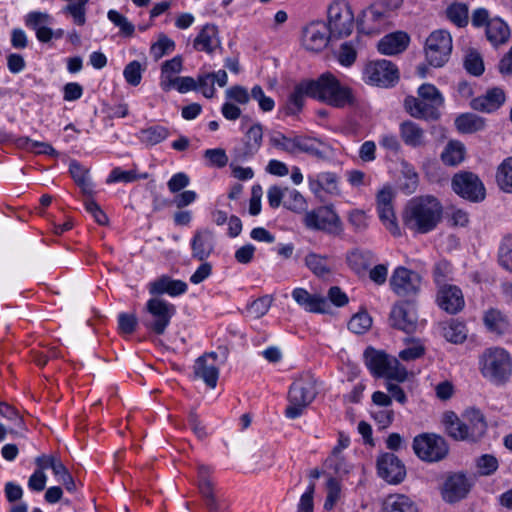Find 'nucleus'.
Segmentation results:
<instances>
[{
	"mask_svg": "<svg viewBox=\"0 0 512 512\" xmlns=\"http://www.w3.org/2000/svg\"><path fill=\"white\" fill-rule=\"evenodd\" d=\"M443 206L432 195L409 200L403 213V223L411 231L426 234L434 230L442 219Z\"/></svg>",
	"mask_w": 512,
	"mask_h": 512,
	"instance_id": "f257e3e1",
	"label": "nucleus"
},
{
	"mask_svg": "<svg viewBox=\"0 0 512 512\" xmlns=\"http://www.w3.org/2000/svg\"><path fill=\"white\" fill-rule=\"evenodd\" d=\"M441 422L445 433L455 441L477 442L487 431L485 416L475 407L467 408L461 417L446 411Z\"/></svg>",
	"mask_w": 512,
	"mask_h": 512,
	"instance_id": "f03ea898",
	"label": "nucleus"
},
{
	"mask_svg": "<svg viewBox=\"0 0 512 512\" xmlns=\"http://www.w3.org/2000/svg\"><path fill=\"white\" fill-rule=\"evenodd\" d=\"M478 369L490 383L503 385L512 376V356L502 347L486 348L478 357Z\"/></svg>",
	"mask_w": 512,
	"mask_h": 512,
	"instance_id": "7ed1b4c3",
	"label": "nucleus"
},
{
	"mask_svg": "<svg viewBox=\"0 0 512 512\" xmlns=\"http://www.w3.org/2000/svg\"><path fill=\"white\" fill-rule=\"evenodd\" d=\"M313 99L336 108L354 105L355 97L350 87L341 82L330 72L321 74L317 79L310 80Z\"/></svg>",
	"mask_w": 512,
	"mask_h": 512,
	"instance_id": "20e7f679",
	"label": "nucleus"
},
{
	"mask_svg": "<svg viewBox=\"0 0 512 512\" xmlns=\"http://www.w3.org/2000/svg\"><path fill=\"white\" fill-rule=\"evenodd\" d=\"M316 395V379L309 373L301 375L290 386L285 416L289 419L300 417Z\"/></svg>",
	"mask_w": 512,
	"mask_h": 512,
	"instance_id": "39448f33",
	"label": "nucleus"
},
{
	"mask_svg": "<svg viewBox=\"0 0 512 512\" xmlns=\"http://www.w3.org/2000/svg\"><path fill=\"white\" fill-rule=\"evenodd\" d=\"M364 357L368 369L374 376L399 382L406 380L407 371L397 358L371 347L365 350Z\"/></svg>",
	"mask_w": 512,
	"mask_h": 512,
	"instance_id": "423d86ee",
	"label": "nucleus"
},
{
	"mask_svg": "<svg viewBox=\"0 0 512 512\" xmlns=\"http://www.w3.org/2000/svg\"><path fill=\"white\" fill-rule=\"evenodd\" d=\"M355 18L347 0H333L328 7V29L332 38L348 37L353 32Z\"/></svg>",
	"mask_w": 512,
	"mask_h": 512,
	"instance_id": "0eeeda50",
	"label": "nucleus"
},
{
	"mask_svg": "<svg viewBox=\"0 0 512 512\" xmlns=\"http://www.w3.org/2000/svg\"><path fill=\"white\" fill-rule=\"evenodd\" d=\"M147 315L143 318V325L156 335H163L176 313L173 304L160 299L151 298L145 306Z\"/></svg>",
	"mask_w": 512,
	"mask_h": 512,
	"instance_id": "6e6552de",
	"label": "nucleus"
},
{
	"mask_svg": "<svg viewBox=\"0 0 512 512\" xmlns=\"http://www.w3.org/2000/svg\"><path fill=\"white\" fill-rule=\"evenodd\" d=\"M452 37L446 30L433 31L425 43V56L428 63L436 68L444 66L452 52Z\"/></svg>",
	"mask_w": 512,
	"mask_h": 512,
	"instance_id": "1a4fd4ad",
	"label": "nucleus"
},
{
	"mask_svg": "<svg viewBox=\"0 0 512 512\" xmlns=\"http://www.w3.org/2000/svg\"><path fill=\"white\" fill-rule=\"evenodd\" d=\"M413 450L423 461L438 462L447 456L449 447L442 436L423 433L414 438Z\"/></svg>",
	"mask_w": 512,
	"mask_h": 512,
	"instance_id": "9d476101",
	"label": "nucleus"
},
{
	"mask_svg": "<svg viewBox=\"0 0 512 512\" xmlns=\"http://www.w3.org/2000/svg\"><path fill=\"white\" fill-rule=\"evenodd\" d=\"M452 190L470 202L479 203L485 199L486 190L481 179L473 172L456 173L451 181Z\"/></svg>",
	"mask_w": 512,
	"mask_h": 512,
	"instance_id": "9b49d317",
	"label": "nucleus"
},
{
	"mask_svg": "<svg viewBox=\"0 0 512 512\" xmlns=\"http://www.w3.org/2000/svg\"><path fill=\"white\" fill-rule=\"evenodd\" d=\"M363 75L366 83L385 88L394 86L399 79L397 67L384 59L369 62L364 68Z\"/></svg>",
	"mask_w": 512,
	"mask_h": 512,
	"instance_id": "f8f14e48",
	"label": "nucleus"
},
{
	"mask_svg": "<svg viewBox=\"0 0 512 512\" xmlns=\"http://www.w3.org/2000/svg\"><path fill=\"white\" fill-rule=\"evenodd\" d=\"M421 276L406 267H397L390 279L391 290L400 297H412L419 293L421 288Z\"/></svg>",
	"mask_w": 512,
	"mask_h": 512,
	"instance_id": "ddd939ff",
	"label": "nucleus"
},
{
	"mask_svg": "<svg viewBox=\"0 0 512 512\" xmlns=\"http://www.w3.org/2000/svg\"><path fill=\"white\" fill-rule=\"evenodd\" d=\"M474 482L464 473L450 474L441 489V495L445 502L456 503L467 497Z\"/></svg>",
	"mask_w": 512,
	"mask_h": 512,
	"instance_id": "4468645a",
	"label": "nucleus"
},
{
	"mask_svg": "<svg viewBox=\"0 0 512 512\" xmlns=\"http://www.w3.org/2000/svg\"><path fill=\"white\" fill-rule=\"evenodd\" d=\"M306 227L310 229L322 230L329 233L340 229L341 222L335 211L329 206H321L310 212L304 217Z\"/></svg>",
	"mask_w": 512,
	"mask_h": 512,
	"instance_id": "2eb2a0df",
	"label": "nucleus"
},
{
	"mask_svg": "<svg viewBox=\"0 0 512 512\" xmlns=\"http://www.w3.org/2000/svg\"><path fill=\"white\" fill-rule=\"evenodd\" d=\"M394 192L390 186L383 187L376 197L377 211L383 225L393 234L400 235L393 207Z\"/></svg>",
	"mask_w": 512,
	"mask_h": 512,
	"instance_id": "dca6fc26",
	"label": "nucleus"
},
{
	"mask_svg": "<svg viewBox=\"0 0 512 512\" xmlns=\"http://www.w3.org/2000/svg\"><path fill=\"white\" fill-rule=\"evenodd\" d=\"M378 474L390 484L401 483L406 476V469L401 460L393 453H384L377 460Z\"/></svg>",
	"mask_w": 512,
	"mask_h": 512,
	"instance_id": "f3484780",
	"label": "nucleus"
},
{
	"mask_svg": "<svg viewBox=\"0 0 512 512\" xmlns=\"http://www.w3.org/2000/svg\"><path fill=\"white\" fill-rule=\"evenodd\" d=\"M332 38L324 22H313L303 30L302 43L306 50L312 52L322 51Z\"/></svg>",
	"mask_w": 512,
	"mask_h": 512,
	"instance_id": "a211bd4d",
	"label": "nucleus"
},
{
	"mask_svg": "<svg viewBox=\"0 0 512 512\" xmlns=\"http://www.w3.org/2000/svg\"><path fill=\"white\" fill-rule=\"evenodd\" d=\"M436 303L439 308L452 315L462 311L465 306L462 290L453 284L438 288Z\"/></svg>",
	"mask_w": 512,
	"mask_h": 512,
	"instance_id": "6ab92c4d",
	"label": "nucleus"
},
{
	"mask_svg": "<svg viewBox=\"0 0 512 512\" xmlns=\"http://www.w3.org/2000/svg\"><path fill=\"white\" fill-rule=\"evenodd\" d=\"M391 326L404 331L413 333L417 328V315L408 302L395 304L390 312Z\"/></svg>",
	"mask_w": 512,
	"mask_h": 512,
	"instance_id": "aec40b11",
	"label": "nucleus"
},
{
	"mask_svg": "<svg viewBox=\"0 0 512 512\" xmlns=\"http://www.w3.org/2000/svg\"><path fill=\"white\" fill-rule=\"evenodd\" d=\"M217 354L205 353L198 357L193 366L194 376L204 381L210 387L215 388L219 378V369L216 366Z\"/></svg>",
	"mask_w": 512,
	"mask_h": 512,
	"instance_id": "412c9836",
	"label": "nucleus"
},
{
	"mask_svg": "<svg viewBox=\"0 0 512 512\" xmlns=\"http://www.w3.org/2000/svg\"><path fill=\"white\" fill-rule=\"evenodd\" d=\"M263 139V127L260 123L252 125L245 133L243 144L234 149L237 161H245L253 157L260 149Z\"/></svg>",
	"mask_w": 512,
	"mask_h": 512,
	"instance_id": "4be33fe9",
	"label": "nucleus"
},
{
	"mask_svg": "<svg viewBox=\"0 0 512 512\" xmlns=\"http://www.w3.org/2000/svg\"><path fill=\"white\" fill-rule=\"evenodd\" d=\"M215 248L214 233L208 229H198L191 239L192 257L198 261H205L210 257Z\"/></svg>",
	"mask_w": 512,
	"mask_h": 512,
	"instance_id": "5701e85b",
	"label": "nucleus"
},
{
	"mask_svg": "<svg viewBox=\"0 0 512 512\" xmlns=\"http://www.w3.org/2000/svg\"><path fill=\"white\" fill-rule=\"evenodd\" d=\"M386 14L383 9L377 6H370L362 12L357 20L360 32L365 34H377L381 31L386 22Z\"/></svg>",
	"mask_w": 512,
	"mask_h": 512,
	"instance_id": "b1692460",
	"label": "nucleus"
},
{
	"mask_svg": "<svg viewBox=\"0 0 512 512\" xmlns=\"http://www.w3.org/2000/svg\"><path fill=\"white\" fill-rule=\"evenodd\" d=\"M506 96L503 89L494 87L479 97L474 98L470 106L472 109L484 113H492L498 110L505 102Z\"/></svg>",
	"mask_w": 512,
	"mask_h": 512,
	"instance_id": "393cba45",
	"label": "nucleus"
},
{
	"mask_svg": "<svg viewBox=\"0 0 512 512\" xmlns=\"http://www.w3.org/2000/svg\"><path fill=\"white\" fill-rule=\"evenodd\" d=\"M399 135L404 144L411 148H421L427 144L426 131L411 120L400 123Z\"/></svg>",
	"mask_w": 512,
	"mask_h": 512,
	"instance_id": "a878e982",
	"label": "nucleus"
},
{
	"mask_svg": "<svg viewBox=\"0 0 512 512\" xmlns=\"http://www.w3.org/2000/svg\"><path fill=\"white\" fill-rule=\"evenodd\" d=\"M404 107L413 118L437 120L440 117V112L420 96L418 98L407 96L404 100Z\"/></svg>",
	"mask_w": 512,
	"mask_h": 512,
	"instance_id": "bb28decb",
	"label": "nucleus"
},
{
	"mask_svg": "<svg viewBox=\"0 0 512 512\" xmlns=\"http://www.w3.org/2000/svg\"><path fill=\"white\" fill-rule=\"evenodd\" d=\"M188 289L187 284L182 280H174L167 275L159 277L149 285V292L152 295L168 294L175 297L184 294Z\"/></svg>",
	"mask_w": 512,
	"mask_h": 512,
	"instance_id": "cd10ccee",
	"label": "nucleus"
},
{
	"mask_svg": "<svg viewBox=\"0 0 512 512\" xmlns=\"http://www.w3.org/2000/svg\"><path fill=\"white\" fill-rule=\"evenodd\" d=\"M313 98V91L309 79L302 80L295 87L288 97L284 107L286 115H295L299 113L304 105L305 97Z\"/></svg>",
	"mask_w": 512,
	"mask_h": 512,
	"instance_id": "c85d7f7f",
	"label": "nucleus"
},
{
	"mask_svg": "<svg viewBox=\"0 0 512 512\" xmlns=\"http://www.w3.org/2000/svg\"><path fill=\"white\" fill-rule=\"evenodd\" d=\"M292 297L297 304L309 312L325 313L327 311V300L322 296L310 294L304 288H295L292 291Z\"/></svg>",
	"mask_w": 512,
	"mask_h": 512,
	"instance_id": "c756f323",
	"label": "nucleus"
},
{
	"mask_svg": "<svg viewBox=\"0 0 512 512\" xmlns=\"http://www.w3.org/2000/svg\"><path fill=\"white\" fill-rule=\"evenodd\" d=\"M407 33L398 31L384 36L378 43V50L384 55H395L403 52L409 44Z\"/></svg>",
	"mask_w": 512,
	"mask_h": 512,
	"instance_id": "7c9ffc66",
	"label": "nucleus"
},
{
	"mask_svg": "<svg viewBox=\"0 0 512 512\" xmlns=\"http://www.w3.org/2000/svg\"><path fill=\"white\" fill-rule=\"evenodd\" d=\"M219 46L218 30L216 26L212 24L203 26L193 42L195 50L203 51L208 54L213 53Z\"/></svg>",
	"mask_w": 512,
	"mask_h": 512,
	"instance_id": "2f4dec72",
	"label": "nucleus"
},
{
	"mask_svg": "<svg viewBox=\"0 0 512 512\" xmlns=\"http://www.w3.org/2000/svg\"><path fill=\"white\" fill-rule=\"evenodd\" d=\"M297 152H303L317 159H326L329 147L317 138L296 136Z\"/></svg>",
	"mask_w": 512,
	"mask_h": 512,
	"instance_id": "473e14b6",
	"label": "nucleus"
},
{
	"mask_svg": "<svg viewBox=\"0 0 512 512\" xmlns=\"http://www.w3.org/2000/svg\"><path fill=\"white\" fill-rule=\"evenodd\" d=\"M487 40L494 46L505 44L510 38L508 25L500 18H492L486 27Z\"/></svg>",
	"mask_w": 512,
	"mask_h": 512,
	"instance_id": "72a5a7b5",
	"label": "nucleus"
},
{
	"mask_svg": "<svg viewBox=\"0 0 512 512\" xmlns=\"http://www.w3.org/2000/svg\"><path fill=\"white\" fill-rule=\"evenodd\" d=\"M346 260L356 274H362L374 262L375 257L370 250L354 249L347 254Z\"/></svg>",
	"mask_w": 512,
	"mask_h": 512,
	"instance_id": "f704fd0d",
	"label": "nucleus"
},
{
	"mask_svg": "<svg viewBox=\"0 0 512 512\" xmlns=\"http://www.w3.org/2000/svg\"><path fill=\"white\" fill-rule=\"evenodd\" d=\"M483 322L490 332L498 335L506 333L510 325L507 316L495 308H491L485 312Z\"/></svg>",
	"mask_w": 512,
	"mask_h": 512,
	"instance_id": "c9c22d12",
	"label": "nucleus"
},
{
	"mask_svg": "<svg viewBox=\"0 0 512 512\" xmlns=\"http://www.w3.org/2000/svg\"><path fill=\"white\" fill-rule=\"evenodd\" d=\"M309 188L314 194L321 191L331 192L336 189L337 177L332 172H321L315 176H308Z\"/></svg>",
	"mask_w": 512,
	"mask_h": 512,
	"instance_id": "e433bc0d",
	"label": "nucleus"
},
{
	"mask_svg": "<svg viewBox=\"0 0 512 512\" xmlns=\"http://www.w3.org/2000/svg\"><path fill=\"white\" fill-rule=\"evenodd\" d=\"M455 126L459 132L471 134L483 130L485 120L476 114L464 113L455 119Z\"/></svg>",
	"mask_w": 512,
	"mask_h": 512,
	"instance_id": "4c0bfd02",
	"label": "nucleus"
},
{
	"mask_svg": "<svg viewBox=\"0 0 512 512\" xmlns=\"http://www.w3.org/2000/svg\"><path fill=\"white\" fill-rule=\"evenodd\" d=\"M386 512H419L417 504L404 494L390 495L385 501Z\"/></svg>",
	"mask_w": 512,
	"mask_h": 512,
	"instance_id": "58836bf2",
	"label": "nucleus"
},
{
	"mask_svg": "<svg viewBox=\"0 0 512 512\" xmlns=\"http://www.w3.org/2000/svg\"><path fill=\"white\" fill-rule=\"evenodd\" d=\"M350 439L340 433L338 444L333 448L331 455L325 460L324 465L333 470L335 474H340L343 469V458L341 457V451L348 447Z\"/></svg>",
	"mask_w": 512,
	"mask_h": 512,
	"instance_id": "ea45409f",
	"label": "nucleus"
},
{
	"mask_svg": "<svg viewBox=\"0 0 512 512\" xmlns=\"http://www.w3.org/2000/svg\"><path fill=\"white\" fill-rule=\"evenodd\" d=\"M464 157L465 146L459 141H450L441 153V160L448 166H457Z\"/></svg>",
	"mask_w": 512,
	"mask_h": 512,
	"instance_id": "a19ab883",
	"label": "nucleus"
},
{
	"mask_svg": "<svg viewBox=\"0 0 512 512\" xmlns=\"http://www.w3.org/2000/svg\"><path fill=\"white\" fill-rule=\"evenodd\" d=\"M443 336L454 344L463 343L467 338V328L465 323L452 319L443 326Z\"/></svg>",
	"mask_w": 512,
	"mask_h": 512,
	"instance_id": "79ce46f5",
	"label": "nucleus"
},
{
	"mask_svg": "<svg viewBox=\"0 0 512 512\" xmlns=\"http://www.w3.org/2000/svg\"><path fill=\"white\" fill-rule=\"evenodd\" d=\"M496 182L502 191L512 193V156L504 159L498 166Z\"/></svg>",
	"mask_w": 512,
	"mask_h": 512,
	"instance_id": "37998d69",
	"label": "nucleus"
},
{
	"mask_svg": "<svg viewBox=\"0 0 512 512\" xmlns=\"http://www.w3.org/2000/svg\"><path fill=\"white\" fill-rule=\"evenodd\" d=\"M169 136V130L161 125H155L140 131V140L146 145L154 146Z\"/></svg>",
	"mask_w": 512,
	"mask_h": 512,
	"instance_id": "c03bdc74",
	"label": "nucleus"
},
{
	"mask_svg": "<svg viewBox=\"0 0 512 512\" xmlns=\"http://www.w3.org/2000/svg\"><path fill=\"white\" fill-rule=\"evenodd\" d=\"M447 18L458 27H465L469 21L468 6L464 3H452L446 9Z\"/></svg>",
	"mask_w": 512,
	"mask_h": 512,
	"instance_id": "a18cd8bd",
	"label": "nucleus"
},
{
	"mask_svg": "<svg viewBox=\"0 0 512 512\" xmlns=\"http://www.w3.org/2000/svg\"><path fill=\"white\" fill-rule=\"evenodd\" d=\"M328 257L316 253H309L305 257V265L313 274L323 277L330 273V267L327 264Z\"/></svg>",
	"mask_w": 512,
	"mask_h": 512,
	"instance_id": "49530a36",
	"label": "nucleus"
},
{
	"mask_svg": "<svg viewBox=\"0 0 512 512\" xmlns=\"http://www.w3.org/2000/svg\"><path fill=\"white\" fill-rule=\"evenodd\" d=\"M171 88H175L180 93H187L189 91L198 90L196 80L190 76L175 77L174 80L162 83V89L168 91Z\"/></svg>",
	"mask_w": 512,
	"mask_h": 512,
	"instance_id": "de8ad7c7",
	"label": "nucleus"
},
{
	"mask_svg": "<svg viewBox=\"0 0 512 512\" xmlns=\"http://www.w3.org/2000/svg\"><path fill=\"white\" fill-rule=\"evenodd\" d=\"M452 272V265L447 260H440L435 263L433 268V280L438 288H440V286L449 285L447 282L452 279Z\"/></svg>",
	"mask_w": 512,
	"mask_h": 512,
	"instance_id": "09e8293b",
	"label": "nucleus"
},
{
	"mask_svg": "<svg viewBox=\"0 0 512 512\" xmlns=\"http://www.w3.org/2000/svg\"><path fill=\"white\" fill-rule=\"evenodd\" d=\"M148 177L147 173H144L142 175H139L136 173L135 170H122L120 167H115L110 172L106 182L107 183H116V182H123V183H131L138 179H146Z\"/></svg>",
	"mask_w": 512,
	"mask_h": 512,
	"instance_id": "8fccbe9b",
	"label": "nucleus"
},
{
	"mask_svg": "<svg viewBox=\"0 0 512 512\" xmlns=\"http://www.w3.org/2000/svg\"><path fill=\"white\" fill-rule=\"evenodd\" d=\"M418 95L433 105L437 111L443 106L444 99L439 90L432 84H423L418 89Z\"/></svg>",
	"mask_w": 512,
	"mask_h": 512,
	"instance_id": "3c124183",
	"label": "nucleus"
},
{
	"mask_svg": "<svg viewBox=\"0 0 512 512\" xmlns=\"http://www.w3.org/2000/svg\"><path fill=\"white\" fill-rule=\"evenodd\" d=\"M175 42L167 37L165 34H161L154 44L150 48L151 56L157 61L164 55L174 51Z\"/></svg>",
	"mask_w": 512,
	"mask_h": 512,
	"instance_id": "603ef678",
	"label": "nucleus"
},
{
	"mask_svg": "<svg viewBox=\"0 0 512 512\" xmlns=\"http://www.w3.org/2000/svg\"><path fill=\"white\" fill-rule=\"evenodd\" d=\"M183 60L181 56H175L170 60L163 62L161 66V85L163 82H169L174 80V74H178L182 71Z\"/></svg>",
	"mask_w": 512,
	"mask_h": 512,
	"instance_id": "864d4df0",
	"label": "nucleus"
},
{
	"mask_svg": "<svg viewBox=\"0 0 512 512\" xmlns=\"http://www.w3.org/2000/svg\"><path fill=\"white\" fill-rule=\"evenodd\" d=\"M499 264L512 272V235L503 238L498 250Z\"/></svg>",
	"mask_w": 512,
	"mask_h": 512,
	"instance_id": "5fc2aeb1",
	"label": "nucleus"
},
{
	"mask_svg": "<svg viewBox=\"0 0 512 512\" xmlns=\"http://www.w3.org/2000/svg\"><path fill=\"white\" fill-rule=\"evenodd\" d=\"M283 205L285 208L291 211L301 212L306 207V201L299 191L286 187Z\"/></svg>",
	"mask_w": 512,
	"mask_h": 512,
	"instance_id": "6e6d98bb",
	"label": "nucleus"
},
{
	"mask_svg": "<svg viewBox=\"0 0 512 512\" xmlns=\"http://www.w3.org/2000/svg\"><path fill=\"white\" fill-rule=\"evenodd\" d=\"M270 143L273 147L289 154L297 152L296 137L289 138L281 132H276L270 137Z\"/></svg>",
	"mask_w": 512,
	"mask_h": 512,
	"instance_id": "4d7b16f0",
	"label": "nucleus"
},
{
	"mask_svg": "<svg viewBox=\"0 0 512 512\" xmlns=\"http://www.w3.org/2000/svg\"><path fill=\"white\" fill-rule=\"evenodd\" d=\"M372 325V319L367 312L355 314L348 322V329L355 334L365 333Z\"/></svg>",
	"mask_w": 512,
	"mask_h": 512,
	"instance_id": "13d9d810",
	"label": "nucleus"
},
{
	"mask_svg": "<svg viewBox=\"0 0 512 512\" xmlns=\"http://www.w3.org/2000/svg\"><path fill=\"white\" fill-rule=\"evenodd\" d=\"M144 70L145 69L142 67L141 63L134 60L125 66L123 76L129 85L138 86L142 80V73Z\"/></svg>",
	"mask_w": 512,
	"mask_h": 512,
	"instance_id": "bf43d9fd",
	"label": "nucleus"
},
{
	"mask_svg": "<svg viewBox=\"0 0 512 512\" xmlns=\"http://www.w3.org/2000/svg\"><path fill=\"white\" fill-rule=\"evenodd\" d=\"M466 71L473 76H480L484 72V63L477 51H470L464 59Z\"/></svg>",
	"mask_w": 512,
	"mask_h": 512,
	"instance_id": "052dcab7",
	"label": "nucleus"
},
{
	"mask_svg": "<svg viewBox=\"0 0 512 512\" xmlns=\"http://www.w3.org/2000/svg\"><path fill=\"white\" fill-rule=\"evenodd\" d=\"M87 1L88 0H74L73 2H71L67 6H65L63 11L65 13L70 14L73 17L74 22L77 25H80V26L84 25L85 21H86V18H85L86 8L85 7L87 4Z\"/></svg>",
	"mask_w": 512,
	"mask_h": 512,
	"instance_id": "680f3d73",
	"label": "nucleus"
},
{
	"mask_svg": "<svg viewBox=\"0 0 512 512\" xmlns=\"http://www.w3.org/2000/svg\"><path fill=\"white\" fill-rule=\"evenodd\" d=\"M107 17L115 26L119 27L122 35L126 37H131L133 35L135 27L125 16L116 10H110Z\"/></svg>",
	"mask_w": 512,
	"mask_h": 512,
	"instance_id": "e2e57ef3",
	"label": "nucleus"
},
{
	"mask_svg": "<svg viewBox=\"0 0 512 512\" xmlns=\"http://www.w3.org/2000/svg\"><path fill=\"white\" fill-rule=\"evenodd\" d=\"M327 495L324 502L325 510H332L340 499L341 488L337 479L330 477L327 481Z\"/></svg>",
	"mask_w": 512,
	"mask_h": 512,
	"instance_id": "0e129e2a",
	"label": "nucleus"
},
{
	"mask_svg": "<svg viewBox=\"0 0 512 512\" xmlns=\"http://www.w3.org/2000/svg\"><path fill=\"white\" fill-rule=\"evenodd\" d=\"M272 303V297L265 295L254 300L251 304L248 305L247 311L254 318H260L264 316Z\"/></svg>",
	"mask_w": 512,
	"mask_h": 512,
	"instance_id": "69168bd1",
	"label": "nucleus"
},
{
	"mask_svg": "<svg viewBox=\"0 0 512 512\" xmlns=\"http://www.w3.org/2000/svg\"><path fill=\"white\" fill-rule=\"evenodd\" d=\"M357 58V51L352 41L341 44L337 59L342 66H351Z\"/></svg>",
	"mask_w": 512,
	"mask_h": 512,
	"instance_id": "338daca9",
	"label": "nucleus"
},
{
	"mask_svg": "<svg viewBox=\"0 0 512 512\" xmlns=\"http://www.w3.org/2000/svg\"><path fill=\"white\" fill-rule=\"evenodd\" d=\"M251 98L258 102L259 108L263 112H270L275 107L274 100L271 97L266 96L262 87L259 85H255L251 89Z\"/></svg>",
	"mask_w": 512,
	"mask_h": 512,
	"instance_id": "774afa93",
	"label": "nucleus"
}]
</instances>
